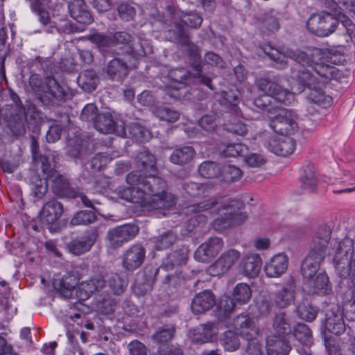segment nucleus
<instances>
[{
  "mask_svg": "<svg viewBox=\"0 0 355 355\" xmlns=\"http://www.w3.org/2000/svg\"><path fill=\"white\" fill-rule=\"evenodd\" d=\"M35 148L36 143L34 141L33 145V158L36 164H40L44 173L49 175L53 170V166L50 162L49 156H37L35 151Z\"/></svg>",
  "mask_w": 355,
  "mask_h": 355,
  "instance_id": "obj_49",
  "label": "nucleus"
},
{
  "mask_svg": "<svg viewBox=\"0 0 355 355\" xmlns=\"http://www.w3.org/2000/svg\"><path fill=\"white\" fill-rule=\"evenodd\" d=\"M199 173L206 178H214L221 173L220 167L214 162H205L198 168Z\"/></svg>",
  "mask_w": 355,
  "mask_h": 355,
  "instance_id": "obj_42",
  "label": "nucleus"
},
{
  "mask_svg": "<svg viewBox=\"0 0 355 355\" xmlns=\"http://www.w3.org/2000/svg\"><path fill=\"white\" fill-rule=\"evenodd\" d=\"M187 75L189 76V73H182V71L178 69L171 72L170 76L172 80L168 86V93L171 96L178 99L184 97L187 87V83L183 80H186Z\"/></svg>",
  "mask_w": 355,
  "mask_h": 355,
  "instance_id": "obj_23",
  "label": "nucleus"
},
{
  "mask_svg": "<svg viewBox=\"0 0 355 355\" xmlns=\"http://www.w3.org/2000/svg\"><path fill=\"white\" fill-rule=\"evenodd\" d=\"M107 286L105 284V281L101 276H96L88 281L83 282L80 284L78 288L76 290V295L80 300H87L92 294L96 293L97 295H99V299H98V308L99 311L104 313H109L113 311L114 302L110 300L108 302V306H104V304L107 302V300L103 299L102 300V290L103 293H106L108 294L109 290L106 289Z\"/></svg>",
  "mask_w": 355,
  "mask_h": 355,
  "instance_id": "obj_8",
  "label": "nucleus"
},
{
  "mask_svg": "<svg viewBox=\"0 0 355 355\" xmlns=\"http://www.w3.org/2000/svg\"><path fill=\"white\" fill-rule=\"evenodd\" d=\"M236 304H238L233 298H230L229 297H225L222 298L218 304V308L220 311L224 312L225 313H231Z\"/></svg>",
  "mask_w": 355,
  "mask_h": 355,
  "instance_id": "obj_62",
  "label": "nucleus"
},
{
  "mask_svg": "<svg viewBox=\"0 0 355 355\" xmlns=\"http://www.w3.org/2000/svg\"><path fill=\"white\" fill-rule=\"evenodd\" d=\"M48 189V184L45 179H40L37 180L32 189V193L37 199H41L46 193Z\"/></svg>",
  "mask_w": 355,
  "mask_h": 355,
  "instance_id": "obj_57",
  "label": "nucleus"
},
{
  "mask_svg": "<svg viewBox=\"0 0 355 355\" xmlns=\"http://www.w3.org/2000/svg\"><path fill=\"white\" fill-rule=\"evenodd\" d=\"M302 186L311 191H315L317 187V178L315 168L309 164L304 168V173L301 178Z\"/></svg>",
  "mask_w": 355,
  "mask_h": 355,
  "instance_id": "obj_38",
  "label": "nucleus"
},
{
  "mask_svg": "<svg viewBox=\"0 0 355 355\" xmlns=\"http://www.w3.org/2000/svg\"><path fill=\"white\" fill-rule=\"evenodd\" d=\"M199 125L207 132H214L218 125L217 118L212 115H205L199 120Z\"/></svg>",
  "mask_w": 355,
  "mask_h": 355,
  "instance_id": "obj_53",
  "label": "nucleus"
},
{
  "mask_svg": "<svg viewBox=\"0 0 355 355\" xmlns=\"http://www.w3.org/2000/svg\"><path fill=\"white\" fill-rule=\"evenodd\" d=\"M274 331L277 335L286 336L291 332V324L284 313L275 315L272 323Z\"/></svg>",
  "mask_w": 355,
  "mask_h": 355,
  "instance_id": "obj_37",
  "label": "nucleus"
},
{
  "mask_svg": "<svg viewBox=\"0 0 355 355\" xmlns=\"http://www.w3.org/2000/svg\"><path fill=\"white\" fill-rule=\"evenodd\" d=\"M223 241L218 237H211L202 243L195 252V259L200 262H207L215 257L223 249Z\"/></svg>",
  "mask_w": 355,
  "mask_h": 355,
  "instance_id": "obj_13",
  "label": "nucleus"
},
{
  "mask_svg": "<svg viewBox=\"0 0 355 355\" xmlns=\"http://www.w3.org/2000/svg\"><path fill=\"white\" fill-rule=\"evenodd\" d=\"M330 238L331 230L326 226L321 227L313 238L309 252L301 266V272L304 278L310 279L317 273L325 258Z\"/></svg>",
  "mask_w": 355,
  "mask_h": 355,
  "instance_id": "obj_5",
  "label": "nucleus"
},
{
  "mask_svg": "<svg viewBox=\"0 0 355 355\" xmlns=\"http://www.w3.org/2000/svg\"><path fill=\"white\" fill-rule=\"evenodd\" d=\"M247 353L248 355H263L261 345L256 340L255 337L248 340Z\"/></svg>",
  "mask_w": 355,
  "mask_h": 355,
  "instance_id": "obj_63",
  "label": "nucleus"
},
{
  "mask_svg": "<svg viewBox=\"0 0 355 355\" xmlns=\"http://www.w3.org/2000/svg\"><path fill=\"white\" fill-rule=\"evenodd\" d=\"M288 81L292 92L282 88L275 82L266 78H259L257 81V85L262 92L272 97L275 101L288 105L294 102L295 94L301 93L307 86L309 88L307 102L309 107H313V110H309L310 114L317 110L315 106L327 108L331 105V97L327 95L322 90L323 83L317 81L314 75L311 73L310 69H307L306 71L298 70V73L293 74Z\"/></svg>",
  "mask_w": 355,
  "mask_h": 355,
  "instance_id": "obj_2",
  "label": "nucleus"
},
{
  "mask_svg": "<svg viewBox=\"0 0 355 355\" xmlns=\"http://www.w3.org/2000/svg\"><path fill=\"white\" fill-rule=\"evenodd\" d=\"M261 267V259L257 254L245 257L239 263V268L244 276L254 277L258 275Z\"/></svg>",
  "mask_w": 355,
  "mask_h": 355,
  "instance_id": "obj_27",
  "label": "nucleus"
},
{
  "mask_svg": "<svg viewBox=\"0 0 355 355\" xmlns=\"http://www.w3.org/2000/svg\"><path fill=\"white\" fill-rule=\"evenodd\" d=\"M144 170L149 175H142L140 171L130 173L126 177L128 187H119L116 193L127 201L139 204L146 210L166 209L175 205V196L166 191V184L157 176L156 160L153 155L144 150L137 157Z\"/></svg>",
  "mask_w": 355,
  "mask_h": 355,
  "instance_id": "obj_1",
  "label": "nucleus"
},
{
  "mask_svg": "<svg viewBox=\"0 0 355 355\" xmlns=\"http://www.w3.org/2000/svg\"><path fill=\"white\" fill-rule=\"evenodd\" d=\"M79 277L75 272L66 273L62 278L53 280V285L55 289L67 298L73 295L76 286L78 285Z\"/></svg>",
  "mask_w": 355,
  "mask_h": 355,
  "instance_id": "obj_21",
  "label": "nucleus"
},
{
  "mask_svg": "<svg viewBox=\"0 0 355 355\" xmlns=\"http://www.w3.org/2000/svg\"><path fill=\"white\" fill-rule=\"evenodd\" d=\"M291 347L285 336L272 335L266 339V351L268 355H288Z\"/></svg>",
  "mask_w": 355,
  "mask_h": 355,
  "instance_id": "obj_25",
  "label": "nucleus"
},
{
  "mask_svg": "<svg viewBox=\"0 0 355 355\" xmlns=\"http://www.w3.org/2000/svg\"><path fill=\"white\" fill-rule=\"evenodd\" d=\"M93 125L98 131L102 133L109 134L115 132L121 137L127 136L126 128L123 124H116L115 126L112 116L108 112L98 114Z\"/></svg>",
  "mask_w": 355,
  "mask_h": 355,
  "instance_id": "obj_16",
  "label": "nucleus"
},
{
  "mask_svg": "<svg viewBox=\"0 0 355 355\" xmlns=\"http://www.w3.org/2000/svg\"><path fill=\"white\" fill-rule=\"evenodd\" d=\"M128 134L132 138L141 142L148 141L150 138V132L139 123H133L130 125L128 127Z\"/></svg>",
  "mask_w": 355,
  "mask_h": 355,
  "instance_id": "obj_44",
  "label": "nucleus"
},
{
  "mask_svg": "<svg viewBox=\"0 0 355 355\" xmlns=\"http://www.w3.org/2000/svg\"><path fill=\"white\" fill-rule=\"evenodd\" d=\"M266 94L263 98H257L254 103L257 107H263L267 109L268 116L271 119V128L281 135H291L295 133L298 130V123L297 122V115L291 110H276L268 108L263 98H268ZM271 98H272L271 97Z\"/></svg>",
  "mask_w": 355,
  "mask_h": 355,
  "instance_id": "obj_6",
  "label": "nucleus"
},
{
  "mask_svg": "<svg viewBox=\"0 0 355 355\" xmlns=\"http://www.w3.org/2000/svg\"><path fill=\"white\" fill-rule=\"evenodd\" d=\"M145 257V249L141 245H133L123 254V267L127 270H134L141 266Z\"/></svg>",
  "mask_w": 355,
  "mask_h": 355,
  "instance_id": "obj_18",
  "label": "nucleus"
},
{
  "mask_svg": "<svg viewBox=\"0 0 355 355\" xmlns=\"http://www.w3.org/2000/svg\"><path fill=\"white\" fill-rule=\"evenodd\" d=\"M252 296V290L246 283L237 284L232 290V297L239 305L248 303Z\"/></svg>",
  "mask_w": 355,
  "mask_h": 355,
  "instance_id": "obj_34",
  "label": "nucleus"
},
{
  "mask_svg": "<svg viewBox=\"0 0 355 355\" xmlns=\"http://www.w3.org/2000/svg\"><path fill=\"white\" fill-rule=\"evenodd\" d=\"M98 78L93 70H85L80 73L78 77V83L80 87L87 91L92 92L96 88Z\"/></svg>",
  "mask_w": 355,
  "mask_h": 355,
  "instance_id": "obj_33",
  "label": "nucleus"
},
{
  "mask_svg": "<svg viewBox=\"0 0 355 355\" xmlns=\"http://www.w3.org/2000/svg\"><path fill=\"white\" fill-rule=\"evenodd\" d=\"M114 40V44H128V53L131 54L134 57L144 56L148 53L147 51L141 46V49L137 48L138 45L131 44V35L127 32H119L114 35L112 37Z\"/></svg>",
  "mask_w": 355,
  "mask_h": 355,
  "instance_id": "obj_30",
  "label": "nucleus"
},
{
  "mask_svg": "<svg viewBox=\"0 0 355 355\" xmlns=\"http://www.w3.org/2000/svg\"><path fill=\"white\" fill-rule=\"evenodd\" d=\"M138 102L144 106L153 105L155 102L153 95L149 91H144L138 96Z\"/></svg>",
  "mask_w": 355,
  "mask_h": 355,
  "instance_id": "obj_64",
  "label": "nucleus"
},
{
  "mask_svg": "<svg viewBox=\"0 0 355 355\" xmlns=\"http://www.w3.org/2000/svg\"><path fill=\"white\" fill-rule=\"evenodd\" d=\"M118 12L121 19L125 21H130L132 19L136 14L135 8L125 3H123L119 6Z\"/></svg>",
  "mask_w": 355,
  "mask_h": 355,
  "instance_id": "obj_56",
  "label": "nucleus"
},
{
  "mask_svg": "<svg viewBox=\"0 0 355 355\" xmlns=\"http://www.w3.org/2000/svg\"><path fill=\"white\" fill-rule=\"evenodd\" d=\"M13 101L15 103L13 110L15 114L13 116V123L11 122L10 125L15 134L21 135L25 133V126L26 123V110H27L28 112L31 109H34V107L31 103H28V104L26 105V108L24 107L20 103H18V101L20 103V101L17 96L13 98Z\"/></svg>",
  "mask_w": 355,
  "mask_h": 355,
  "instance_id": "obj_20",
  "label": "nucleus"
},
{
  "mask_svg": "<svg viewBox=\"0 0 355 355\" xmlns=\"http://www.w3.org/2000/svg\"><path fill=\"white\" fill-rule=\"evenodd\" d=\"M97 107L94 104L89 103L86 105L80 114L81 120L91 122L93 124L98 115L97 114Z\"/></svg>",
  "mask_w": 355,
  "mask_h": 355,
  "instance_id": "obj_52",
  "label": "nucleus"
},
{
  "mask_svg": "<svg viewBox=\"0 0 355 355\" xmlns=\"http://www.w3.org/2000/svg\"><path fill=\"white\" fill-rule=\"evenodd\" d=\"M130 355H147L145 345L138 340H133L128 346Z\"/></svg>",
  "mask_w": 355,
  "mask_h": 355,
  "instance_id": "obj_61",
  "label": "nucleus"
},
{
  "mask_svg": "<svg viewBox=\"0 0 355 355\" xmlns=\"http://www.w3.org/2000/svg\"><path fill=\"white\" fill-rule=\"evenodd\" d=\"M216 207V218L214 220L213 227L218 232L223 231L230 226L244 221L247 215L242 210L244 205L242 201L211 197L189 207L191 211L200 212Z\"/></svg>",
  "mask_w": 355,
  "mask_h": 355,
  "instance_id": "obj_3",
  "label": "nucleus"
},
{
  "mask_svg": "<svg viewBox=\"0 0 355 355\" xmlns=\"http://www.w3.org/2000/svg\"><path fill=\"white\" fill-rule=\"evenodd\" d=\"M233 327L236 334L247 340L254 338L259 332L256 320L247 314L236 316L234 320Z\"/></svg>",
  "mask_w": 355,
  "mask_h": 355,
  "instance_id": "obj_14",
  "label": "nucleus"
},
{
  "mask_svg": "<svg viewBox=\"0 0 355 355\" xmlns=\"http://www.w3.org/2000/svg\"><path fill=\"white\" fill-rule=\"evenodd\" d=\"M176 237L171 232H167L159 236L156 241V248L164 250L170 248L175 241Z\"/></svg>",
  "mask_w": 355,
  "mask_h": 355,
  "instance_id": "obj_55",
  "label": "nucleus"
},
{
  "mask_svg": "<svg viewBox=\"0 0 355 355\" xmlns=\"http://www.w3.org/2000/svg\"><path fill=\"white\" fill-rule=\"evenodd\" d=\"M338 20L334 15L326 11L314 13L306 21V27L313 34L320 37H327L333 33Z\"/></svg>",
  "mask_w": 355,
  "mask_h": 355,
  "instance_id": "obj_9",
  "label": "nucleus"
},
{
  "mask_svg": "<svg viewBox=\"0 0 355 355\" xmlns=\"http://www.w3.org/2000/svg\"><path fill=\"white\" fill-rule=\"evenodd\" d=\"M247 148L241 144H222L219 147L221 155L225 157L241 155Z\"/></svg>",
  "mask_w": 355,
  "mask_h": 355,
  "instance_id": "obj_43",
  "label": "nucleus"
},
{
  "mask_svg": "<svg viewBox=\"0 0 355 355\" xmlns=\"http://www.w3.org/2000/svg\"><path fill=\"white\" fill-rule=\"evenodd\" d=\"M293 300L294 294L291 286L283 287L277 293L275 298V303L281 308L290 305Z\"/></svg>",
  "mask_w": 355,
  "mask_h": 355,
  "instance_id": "obj_41",
  "label": "nucleus"
},
{
  "mask_svg": "<svg viewBox=\"0 0 355 355\" xmlns=\"http://www.w3.org/2000/svg\"><path fill=\"white\" fill-rule=\"evenodd\" d=\"M96 220L95 214L92 211H80L71 220L72 225H87L93 223Z\"/></svg>",
  "mask_w": 355,
  "mask_h": 355,
  "instance_id": "obj_47",
  "label": "nucleus"
},
{
  "mask_svg": "<svg viewBox=\"0 0 355 355\" xmlns=\"http://www.w3.org/2000/svg\"><path fill=\"white\" fill-rule=\"evenodd\" d=\"M215 304V299L209 291L197 294L191 303V310L195 314H201L210 309Z\"/></svg>",
  "mask_w": 355,
  "mask_h": 355,
  "instance_id": "obj_28",
  "label": "nucleus"
},
{
  "mask_svg": "<svg viewBox=\"0 0 355 355\" xmlns=\"http://www.w3.org/2000/svg\"><path fill=\"white\" fill-rule=\"evenodd\" d=\"M289 259L284 253H278L272 256L264 266L266 275L269 277H279L286 272Z\"/></svg>",
  "mask_w": 355,
  "mask_h": 355,
  "instance_id": "obj_19",
  "label": "nucleus"
},
{
  "mask_svg": "<svg viewBox=\"0 0 355 355\" xmlns=\"http://www.w3.org/2000/svg\"><path fill=\"white\" fill-rule=\"evenodd\" d=\"M325 327L334 334L338 335L345 331L343 311L338 306H334L326 314Z\"/></svg>",
  "mask_w": 355,
  "mask_h": 355,
  "instance_id": "obj_22",
  "label": "nucleus"
},
{
  "mask_svg": "<svg viewBox=\"0 0 355 355\" xmlns=\"http://www.w3.org/2000/svg\"><path fill=\"white\" fill-rule=\"evenodd\" d=\"M30 85L39 99L44 104L53 103L54 100L62 101L66 96L65 89L53 78L42 82L37 75H32Z\"/></svg>",
  "mask_w": 355,
  "mask_h": 355,
  "instance_id": "obj_7",
  "label": "nucleus"
},
{
  "mask_svg": "<svg viewBox=\"0 0 355 355\" xmlns=\"http://www.w3.org/2000/svg\"><path fill=\"white\" fill-rule=\"evenodd\" d=\"M155 116L162 121L168 123L176 121L180 116L179 113L166 107H159L155 111Z\"/></svg>",
  "mask_w": 355,
  "mask_h": 355,
  "instance_id": "obj_48",
  "label": "nucleus"
},
{
  "mask_svg": "<svg viewBox=\"0 0 355 355\" xmlns=\"http://www.w3.org/2000/svg\"><path fill=\"white\" fill-rule=\"evenodd\" d=\"M267 148L276 155L287 156L293 152L295 143L291 137L279 134L269 139Z\"/></svg>",
  "mask_w": 355,
  "mask_h": 355,
  "instance_id": "obj_17",
  "label": "nucleus"
},
{
  "mask_svg": "<svg viewBox=\"0 0 355 355\" xmlns=\"http://www.w3.org/2000/svg\"><path fill=\"white\" fill-rule=\"evenodd\" d=\"M89 39L93 43L96 44L99 49H103L114 44V40L112 36H106L98 33L91 35Z\"/></svg>",
  "mask_w": 355,
  "mask_h": 355,
  "instance_id": "obj_54",
  "label": "nucleus"
},
{
  "mask_svg": "<svg viewBox=\"0 0 355 355\" xmlns=\"http://www.w3.org/2000/svg\"><path fill=\"white\" fill-rule=\"evenodd\" d=\"M216 336V331L213 323L202 324L191 331L192 342L196 344L213 342Z\"/></svg>",
  "mask_w": 355,
  "mask_h": 355,
  "instance_id": "obj_26",
  "label": "nucleus"
},
{
  "mask_svg": "<svg viewBox=\"0 0 355 355\" xmlns=\"http://www.w3.org/2000/svg\"><path fill=\"white\" fill-rule=\"evenodd\" d=\"M243 162L250 168H259L266 164V159L261 153H250L244 156Z\"/></svg>",
  "mask_w": 355,
  "mask_h": 355,
  "instance_id": "obj_46",
  "label": "nucleus"
},
{
  "mask_svg": "<svg viewBox=\"0 0 355 355\" xmlns=\"http://www.w3.org/2000/svg\"><path fill=\"white\" fill-rule=\"evenodd\" d=\"M53 187L55 192L59 196L76 197V191L70 187L67 180L62 175H58L55 178Z\"/></svg>",
  "mask_w": 355,
  "mask_h": 355,
  "instance_id": "obj_35",
  "label": "nucleus"
},
{
  "mask_svg": "<svg viewBox=\"0 0 355 355\" xmlns=\"http://www.w3.org/2000/svg\"><path fill=\"white\" fill-rule=\"evenodd\" d=\"M71 17L81 25H87L92 22V17L84 0H72L69 4ZM83 26H75L73 24L66 25V32L72 33L83 31Z\"/></svg>",
  "mask_w": 355,
  "mask_h": 355,
  "instance_id": "obj_11",
  "label": "nucleus"
},
{
  "mask_svg": "<svg viewBox=\"0 0 355 355\" xmlns=\"http://www.w3.org/2000/svg\"><path fill=\"white\" fill-rule=\"evenodd\" d=\"M240 257L241 253L238 250L234 249L227 250L207 268V272L211 276L223 275L230 270Z\"/></svg>",
  "mask_w": 355,
  "mask_h": 355,
  "instance_id": "obj_12",
  "label": "nucleus"
},
{
  "mask_svg": "<svg viewBox=\"0 0 355 355\" xmlns=\"http://www.w3.org/2000/svg\"><path fill=\"white\" fill-rule=\"evenodd\" d=\"M139 229L134 225H125L110 230L108 232V239L114 248L121 246L136 236Z\"/></svg>",
  "mask_w": 355,
  "mask_h": 355,
  "instance_id": "obj_15",
  "label": "nucleus"
},
{
  "mask_svg": "<svg viewBox=\"0 0 355 355\" xmlns=\"http://www.w3.org/2000/svg\"><path fill=\"white\" fill-rule=\"evenodd\" d=\"M266 53L272 60L280 64H286L288 58L296 61L299 64V69H295L293 74L298 73V70L306 71L307 69H311L322 78L330 79L336 77V68L324 62V54L320 49L312 50L310 55L311 58L306 53L299 51L288 50L284 54L277 49H270V51Z\"/></svg>",
  "mask_w": 355,
  "mask_h": 355,
  "instance_id": "obj_4",
  "label": "nucleus"
},
{
  "mask_svg": "<svg viewBox=\"0 0 355 355\" xmlns=\"http://www.w3.org/2000/svg\"><path fill=\"white\" fill-rule=\"evenodd\" d=\"M225 129L227 131L239 136H243L247 132L245 125L240 121L225 124Z\"/></svg>",
  "mask_w": 355,
  "mask_h": 355,
  "instance_id": "obj_59",
  "label": "nucleus"
},
{
  "mask_svg": "<svg viewBox=\"0 0 355 355\" xmlns=\"http://www.w3.org/2000/svg\"><path fill=\"white\" fill-rule=\"evenodd\" d=\"M297 313L300 318L307 322L314 320L317 315V312L313 307L309 304H302L298 306Z\"/></svg>",
  "mask_w": 355,
  "mask_h": 355,
  "instance_id": "obj_51",
  "label": "nucleus"
},
{
  "mask_svg": "<svg viewBox=\"0 0 355 355\" xmlns=\"http://www.w3.org/2000/svg\"><path fill=\"white\" fill-rule=\"evenodd\" d=\"M62 213V205L59 202L53 200L44 205L40 211V218L46 223L51 224L60 217Z\"/></svg>",
  "mask_w": 355,
  "mask_h": 355,
  "instance_id": "obj_29",
  "label": "nucleus"
},
{
  "mask_svg": "<svg viewBox=\"0 0 355 355\" xmlns=\"http://www.w3.org/2000/svg\"><path fill=\"white\" fill-rule=\"evenodd\" d=\"M220 174L226 182H234L241 179L242 171L235 166L228 165L224 167Z\"/></svg>",
  "mask_w": 355,
  "mask_h": 355,
  "instance_id": "obj_50",
  "label": "nucleus"
},
{
  "mask_svg": "<svg viewBox=\"0 0 355 355\" xmlns=\"http://www.w3.org/2000/svg\"><path fill=\"white\" fill-rule=\"evenodd\" d=\"M94 243V240L92 238L85 237L71 241L68 245V249L72 254L80 255L89 251Z\"/></svg>",
  "mask_w": 355,
  "mask_h": 355,
  "instance_id": "obj_36",
  "label": "nucleus"
},
{
  "mask_svg": "<svg viewBox=\"0 0 355 355\" xmlns=\"http://www.w3.org/2000/svg\"><path fill=\"white\" fill-rule=\"evenodd\" d=\"M132 57L130 55H127L122 59L117 58L110 61L107 72L110 78L120 81L126 77L128 73V62H130V60L127 58H132Z\"/></svg>",
  "mask_w": 355,
  "mask_h": 355,
  "instance_id": "obj_24",
  "label": "nucleus"
},
{
  "mask_svg": "<svg viewBox=\"0 0 355 355\" xmlns=\"http://www.w3.org/2000/svg\"><path fill=\"white\" fill-rule=\"evenodd\" d=\"M293 336L302 344L310 346L312 344V334L306 324H297L293 330Z\"/></svg>",
  "mask_w": 355,
  "mask_h": 355,
  "instance_id": "obj_40",
  "label": "nucleus"
},
{
  "mask_svg": "<svg viewBox=\"0 0 355 355\" xmlns=\"http://www.w3.org/2000/svg\"><path fill=\"white\" fill-rule=\"evenodd\" d=\"M307 286L311 291L320 295H326L331 291L328 276L325 272H319L313 281H309Z\"/></svg>",
  "mask_w": 355,
  "mask_h": 355,
  "instance_id": "obj_31",
  "label": "nucleus"
},
{
  "mask_svg": "<svg viewBox=\"0 0 355 355\" xmlns=\"http://www.w3.org/2000/svg\"><path fill=\"white\" fill-rule=\"evenodd\" d=\"M124 286L123 282L117 275H114L109 281L108 287L114 294H121L124 291Z\"/></svg>",
  "mask_w": 355,
  "mask_h": 355,
  "instance_id": "obj_58",
  "label": "nucleus"
},
{
  "mask_svg": "<svg viewBox=\"0 0 355 355\" xmlns=\"http://www.w3.org/2000/svg\"><path fill=\"white\" fill-rule=\"evenodd\" d=\"M195 150L191 146H184L175 149L170 157V161L175 164L183 165L193 159Z\"/></svg>",
  "mask_w": 355,
  "mask_h": 355,
  "instance_id": "obj_32",
  "label": "nucleus"
},
{
  "mask_svg": "<svg viewBox=\"0 0 355 355\" xmlns=\"http://www.w3.org/2000/svg\"><path fill=\"white\" fill-rule=\"evenodd\" d=\"M174 334L173 329H163L155 333L153 338L159 344H163L171 340Z\"/></svg>",
  "mask_w": 355,
  "mask_h": 355,
  "instance_id": "obj_60",
  "label": "nucleus"
},
{
  "mask_svg": "<svg viewBox=\"0 0 355 355\" xmlns=\"http://www.w3.org/2000/svg\"><path fill=\"white\" fill-rule=\"evenodd\" d=\"M220 342L225 349L227 351H234L239 346V338L232 331H225L220 338Z\"/></svg>",
  "mask_w": 355,
  "mask_h": 355,
  "instance_id": "obj_45",
  "label": "nucleus"
},
{
  "mask_svg": "<svg viewBox=\"0 0 355 355\" xmlns=\"http://www.w3.org/2000/svg\"><path fill=\"white\" fill-rule=\"evenodd\" d=\"M184 190L192 197L205 198L208 196L210 188L207 184L196 182L187 183L183 186Z\"/></svg>",
  "mask_w": 355,
  "mask_h": 355,
  "instance_id": "obj_39",
  "label": "nucleus"
},
{
  "mask_svg": "<svg viewBox=\"0 0 355 355\" xmlns=\"http://www.w3.org/2000/svg\"><path fill=\"white\" fill-rule=\"evenodd\" d=\"M168 11L173 15L174 20L175 28L174 31L176 33L175 38L178 40L182 44L189 45V40L188 36L182 26L179 24V21L191 28H197L200 27L202 24V17L193 12L184 14L181 11L176 10L171 6L168 7Z\"/></svg>",
  "mask_w": 355,
  "mask_h": 355,
  "instance_id": "obj_10",
  "label": "nucleus"
}]
</instances>
